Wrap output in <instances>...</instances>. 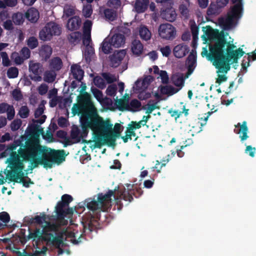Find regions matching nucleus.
Masks as SVG:
<instances>
[{
	"label": "nucleus",
	"instance_id": "obj_1",
	"mask_svg": "<svg viewBox=\"0 0 256 256\" xmlns=\"http://www.w3.org/2000/svg\"><path fill=\"white\" fill-rule=\"evenodd\" d=\"M32 153L26 154L20 151L19 155L12 154L11 158L6 159V163L8 164V166L10 170H5L6 178L10 182H18L23 181L24 177L28 173L24 174V162H30L28 170H32L37 168L38 165L43 166L44 168H52L53 164H60L65 160V152L52 154L50 155L42 156L33 157Z\"/></svg>",
	"mask_w": 256,
	"mask_h": 256
},
{
	"label": "nucleus",
	"instance_id": "obj_9",
	"mask_svg": "<svg viewBox=\"0 0 256 256\" xmlns=\"http://www.w3.org/2000/svg\"><path fill=\"white\" fill-rule=\"evenodd\" d=\"M240 18V4L232 6L226 18L220 17L218 19L219 25L224 30L230 29L235 20Z\"/></svg>",
	"mask_w": 256,
	"mask_h": 256
},
{
	"label": "nucleus",
	"instance_id": "obj_17",
	"mask_svg": "<svg viewBox=\"0 0 256 256\" xmlns=\"http://www.w3.org/2000/svg\"><path fill=\"white\" fill-rule=\"evenodd\" d=\"M196 52H194V51L192 52L187 58L186 62L188 64V71L186 75V77L187 78L192 73L194 70L195 68L194 64L196 62Z\"/></svg>",
	"mask_w": 256,
	"mask_h": 256
},
{
	"label": "nucleus",
	"instance_id": "obj_52",
	"mask_svg": "<svg viewBox=\"0 0 256 256\" xmlns=\"http://www.w3.org/2000/svg\"><path fill=\"white\" fill-rule=\"evenodd\" d=\"M219 6L218 4H210L207 10L208 15H216L218 14L219 11Z\"/></svg>",
	"mask_w": 256,
	"mask_h": 256
},
{
	"label": "nucleus",
	"instance_id": "obj_23",
	"mask_svg": "<svg viewBox=\"0 0 256 256\" xmlns=\"http://www.w3.org/2000/svg\"><path fill=\"white\" fill-rule=\"evenodd\" d=\"M251 59L252 60H256V53H248L243 57L241 63V72L242 71H246L247 68L250 66V62Z\"/></svg>",
	"mask_w": 256,
	"mask_h": 256
},
{
	"label": "nucleus",
	"instance_id": "obj_48",
	"mask_svg": "<svg viewBox=\"0 0 256 256\" xmlns=\"http://www.w3.org/2000/svg\"><path fill=\"white\" fill-rule=\"evenodd\" d=\"M179 10L180 14L185 19L189 18V10L186 5L184 4L180 5Z\"/></svg>",
	"mask_w": 256,
	"mask_h": 256
},
{
	"label": "nucleus",
	"instance_id": "obj_35",
	"mask_svg": "<svg viewBox=\"0 0 256 256\" xmlns=\"http://www.w3.org/2000/svg\"><path fill=\"white\" fill-rule=\"evenodd\" d=\"M172 84L181 88L184 84V80L182 76L173 75L171 78Z\"/></svg>",
	"mask_w": 256,
	"mask_h": 256
},
{
	"label": "nucleus",
	"instance_id": "obj_43",
	"mask_svg": "<svg viewBox=\"0 0 256 256\" xmlns=\"http://www.w3.org/2000/svg\"><path fill=\"white\" fill-rule=\"evenodd\" d=\"M94 83L98 88L104 89L106 87V84L104 78L100 76H96L94 80Z\"/></svg>",
	"mask_w": 256,
	"mask_h": 256
},
{
	"label": "nucleus",
	"instance_id": "obj_16",
	"mask_svg": "<svg viewBox=\"0 0 256 256\" xmlns=\"http://www.w3.org/2000/svg\"><path fill=\"white\" fill-rule=\"evenodd\" d=\"M161 16L166 20L172 22L176 19V14L172 6L171 7H166L165 9L162 10Z\"/></svg>",
	"mask_w": 256,
	"mask_h": 256
},
{
	"label": "nucleus",
	"instance_id": "obj_14",
	"mask_svg": "<svg viewBox=\"0 0 256 256\" xmlns=\"http://www.w3.org/2000/svg\"><path fill=\"white\" fill-rule=\"evenodd\" d=\"M126 54V51L124 50L114 52L113 54L109 56L110 66L113 68L118 67L125 57Z\"/></svg>",
	"mask_w": 256,
	"mask_h": 256
},
{
	"label": "nucleus",
	"instance_id": "obj_6",
	"mask_svg": "<svg viewBox=\"0 0 256 256\" xmlns=\"http://www.w3.org/2000/svg\"><path fill=\"white\" fill-rule=\"evenodd\" d=\"M81 126L82 130L80 131V139L87 136L88 128L94 132H98L100 130L106 131L111 128V125L108 121H104L102 117H82Z\"/></svg>",
	"mask_w": 256,
	"mask_h": 256
},
{
	"label": "nucleus",
	"instance_id": "obj_25",
	"mask_svg": "<svg viewBox=\"0 0 256 256\" xmlns=\"http://www.w3.org/2000/svg\"><path fill=\"white\" fill-rule=\"evenodd\" d=\"M160 90L162 94L171 96L177 93L180 90V88H175L170 85H166L160 86Z\"/></svg>",
	"mask_w": 256,
	"mask_h": 256
},
{
	"label": "nucleus",
	"instance_id": "obj_7",
	"mask_svg": "<svg viewBox=\"0 0 256 256\" xmlns=\"http://www.w3.org/2000/svg\"><path fill=\"white\" fill-rule=\"evenodd\" d=\"M28 239H32L33 240H42L46 242L48 246L54 245L56 247L62 244V236H54V234H46L42 232L40 228H36L33 232H30L28 236Z\"/></svg>",
	"mask_w": 256,
	"mask_h": 256
},
{
	"label": "nucleus",
	"instance_id": "obj_45",
	"mask_svg": "<svg viewBox=\"0 0 256 256\" xmlns=\"http://www.w3.org/2000/svg\"><path fill=\"white\" fill-rule=\"evenodd\" d=\"M10 57L11 58L14 60V62L18 65L21 64L24 62V58H22V56H20L16 52H12Z\"/></svg>",
	"mask_w": 256,
	"mask_h": 256
},
{
	"label": "nucleus",
	"instance_id": "obj_29",
	"mask_svg": "<svg viewBox=\"0 0 256 256\" xmlns=\"http://www.w3.org/2000/svg\"><path fill=\"white\" fill-rule=\"evenodd\" d=\"M68 206H66L62 200L58 202L57 203L56 206L55 207V210L57 215L58 218L59 219H63L64 218V208Z\"/></svg>",
	"mask_w": 256,
	"mask_h": 256
},
{
	"label": "nucleus",
	"instance_id": "obj_39",
	"mask_svg": "<svg viewBox=\"0 0 256 256\" xmlns=\"http://www.w3.org/2000/svg\"><path fill=\"white\" fill-rule=\"evenodd\" d=\"M105 143L104 142V138L101 134L97 136L96 140L95 141L94 143L92 144L90 147L92 150H94L96 148H100Z\"/></svg>",
	"mask_w": 256,
	"mask_h": 256
},
{
	"label": "nucleus",
	"instance_id": "obj_12",
	"mask_svg": "<svg viewBox=\"0 0 256 256\" xmlns=\"http://www.w3.org/2000/svg\"><path fill=\"white\" fill-rule=\"evenodd\" d=\"M44 68L42 65L38 62H30L29 64V70L33 75H30V78L36 82H40L42 80L41 74Z\"/></svg>",
	"mask_w": 256,
	"mask_h": 256
},
{
	"label": "nucleus",
	"instance_id": "obj_11",
	"mask_svg": "<svg viewBox=\"0 0 256 256\" xmlns=\"http://www.w3.org/2000/svg\"><path fill=\"white\" fill-rule=\"evenodd\" d=\"M158 32L160 38L166 40H174L176 34V28L172 24L168 23L160 24Z\"/></svg>",
	"mask_w": 256,
	"mask_h": 256
},
{
	"label": "nucleus",
	"instance_id": "obj_63",
	"mask_svg": "<svg viewBox=\"0 0 256 256\" xmlns=\"http://www.w3.org/2000/svg\"><path fill=\"white\" fill-rule=\"evenodd\" d=\"M108 4L110 6H112L116 10L118 9L122 4V2L120 0H109Z\"/></svg>",
	"mask_w": 256,
	"mask_h": 256
},
{
	"label": "nucleus",
	"instance_id": "obj_49",
	"mask_svg": "<svg viewBox=\"0 0 256 256\" xmlns=\"http://www.w3.org/2000/svg\"><path fill=\"white\" fill-rule=\"evenodd\" d=\"M102 76L104 78V80L106 81L108 84H112L116 80L114 76L108 72L102 73Z\"/></svg>",
	"mask_w": 256,
	"mask_h": 256
},
{
	"label": "nucleus",
	"instance_id": "obj_22",
	"mask_svg": "<svg viewBox=\"0 0 256 256\" xmlns=\"http://www.w3.org/2000/svg\"><path fill=\"white\" fill-rule=\"evenodd\" d=\"M149 3V0H136L134 6L136 11L138 14L145 12Z\"/></svg>",
	"mask_w": 256,
	"mask_h": 256
},
{
	"label": "nucleus",
	"instance_id": "obj_3",
	"mask_svg": "<svg viewBox=\"0 0 256 256\" xmlns=\"http://www.w3.org/2000/svg\"><path fill=\"white\" fill-rule=\"evenodd\" d=\"M43 132L42 128H39L36 124H32L28 128L29 134L33 136L22 144L20 140H14V142L8 146L6 150L0 154V158L9 156L11 158L12 154H18L20 151L24 153L34 154L33 157L42 156L50 155L52 154L65 152L64 150H56L46 146H42L40 144L39 134Z\"/></svg>",
	"mask_w": 256,
	"mask_h": 256
},
{
	"label": "nucleus",
	"instance_id": "obj_18",
	"mask_svg": "<svg viewBox=\"0 0 256 256\" xmlns=\"http://www.w3.org/2000/svg\"><path fill=\"white\" fill-rule=\"evenodd\" d=\"M82 23L81 19L78 16H74L69 18L66 24L68 30L74 31L79 29Z\"/></svg>",
	"mask_w": 256,
	"mask_h": 256
},
{
	"label": "nucleus",
	"instance_id": "obj_59",
	"mask_svg": "<svg viewBox=\"0 0 256 256\" xmlns=\"http://www.w3.org/2000/svg\"><path fill=\"white\" fill-rule=\"evenodd\" d=\"M92 13V10L91 5L84 6L82 9V14L86 18H90Z\"/></svg>",
	"mask_w": 256,
	"mask_h": 256
},
{
	"label": "nucleus",
	"instance_id": "obj_41",
	"mask_svg": "<svg viewBox=\"0 0 256 256\" xmlns=\"http://www.w3.org/2000/svg\"><path fill=\"white\" fill-rule=\"evenodd\" d=\"M70 137L75 140V142H79L80 141V130L78 127L73 128L71 130Z\"/></svg>",
	"mask_w": 256,
	"mask_h": 256
},
{
	"label": "nucleus",
	"instance_id": "obj_58",
	"mask_svg": "<svg viewBox=\"0 0 256 256\" xmlns=\"http://www.w3.org/2000/svg\"><path fill=\"white\" fill-rule=\"evenodd\" d=\"M22 124V120L20 119L14 120L10 126L12 131H16L20 128Z\"/></svg>",
	"mask_w": 256,
	"mask_h": 256
},
{
	"label": "nucleus",
	"instance_id": "obj_53",
	"mask_svg": "<svg viewBox=\"0 0 256 256\" xmlns=\"http://www.w3.org/2000/svg\"><path fill=\"white\" fill-rule=\"evenodd\" d=\"M2 58V64L4 66H8L11 65V62L9 60L8 55L6 52H2L0 53Z\"/></svg>",
	"mask_w": 256,
	"mask_h": 256
},
{
	"label": "nucleus",
	"instance_id": "obj_56",
	"mask_svg": "<svg viewBox=\"0 0 256 256\" xmlns=\"http://www.w3.org/2000/svg\"><path fill=\"white\" fill-rule=\"evenodd\" d=\"M128 106H129L128 102L124 101L123 100L120 99L118 102V108L120 110H128Z\"/></svg>",
	"mask_w": 256,
	"mask_h": 256
},
{
	"label": "nucleus",
	"instance_id": "obj_32",
	"mask_svg": "<svg viewBox=\"0 0 256 256\" xmlns=\"http://www.w3.org/2000/svg\"><path fill=\"white\" fill-rule=\"evenodd\" d=\"M104 14L106 18L111 22L114 21L117 17L116 12L110 8H106Z\"/></svg>",
	"mask_w": 256,
	"mask_h": 256
},
{
	"label": "nucleus",
	"instance_id": "obj_27",
	"mask_svg": "<svg viewBox=\"0 0 256 256\" xmlns=\"http://www.w3.org/2000/svg\"><path fill=\"white\" fill-rule=\"evenodd\" d=\"M62 66V62L59 57H54L50 62V68L54 71L60 70Z\"/></svg>",
	"mask_w": 256,
	"mask_h": 256
},
{
	"label": "nucleus",
	"instance_id": "obj_61",
	"mask_svg": "<svg viewBox=\"0 0 256 256\" xmlns=\"http://www.w3.org/2000/svg\"><path fill=\"white\" fill-rule=\"evenodd\" d=\"M20 54L24 60L28 58L30 56V51L27 47H24L20 51Z\"/></svg>",
	"mask_w": 256,
	"mask_h": 256
},
{
	"label": "nucleus",
	"instance_id": "obj_21",
	"mask_svg": "<svg viewBox=\"0 0 256 256\" xmlns=\"http://www.w3.org/2000/svg\"><path fill=\"white\" fill-rule=\"evenodd\" d=\"M52 48L48 44L42 45L39 50V54L42 60L46 61L52 55Z\"/></svg>",
	"mask_w": 256,
	"mask_h": 256
},
{
	"label": "nucleus",
	"instance_id": "obj_26",
	"mask_svg": "<svg viewBox=\"0 0 256 256\" xmlns=\"http://www.w3.org/2000/svg\"><path fill=\"white\" fill-rule=\"evenodd\" d=\"M131 49L134 54L138 56L143 52V45L140 40H134L132 43Z\"/></svg>",
	"mask_w": 256,
	"mask_h": 256
},
{
	"label": "nucleus",
	"instance_id": "obj_4",
	"mask_svg": "<svg viewBox=\"0 0 256 256\" xmlns=\"http://www.w3.org/2000/svg\"><path fill=\"white\" fill-rule=\"evenodd\" d=\"M143 194V190L140 188L132 189L130 191H126L124 188L122 190H118V196L116 198L114 191L109 190L104 194L100 193L98 195L97 200L94 198H88L85 200L84 204L92 212L96 210L104 211L107 207L110 205L112 202V196L115 198L116 202L118 204L122 200L131 202L133 200L132 196L138 198Z\"/></svg>",
	"mask_w": 256,
	"mask_h": 256
},
{
	"label": "nucleus",
	"instance_id": "obj_30",
	"mask_svg": "<svg viewBox=\"0 0 256 256\" xmlns=\"http://www.w3.org/2000/svg\"><path fill=\"white\" fill-rule=\"evenodd\" d=\"M45 223L46 225L42 228V232L44 234H52L50 232H56L58 230V226L56 224L46 221Z\"/></svg>",
	"mask_w": 256,
	"mask_h": 256
},
{
	"label": "nucleus",
	"instance_id": "obj_42",
	"mask_svg": "<svg viewBox=\"0 0 256 256\" xmlns=\"http://www.w3.org/2000/svg\"><path fill=\"white\" fill-rule=\"evenodd\" d=\"M6 74L9 78H16L18 75V70L16 67H10L8 70Z\"/></svg>",
	"mask_w": 256,
	"mask_h": 256
},
{
	"label": "nucleus",
	"instance_id": "obj_38",
	"mask_svg": "<svg viewBox=\"0 0 256 256\" xmlns=\"http://www.w3.org/2000/svg\"><path fill=\"white\" fill-rule=\"evenodd\" d=\"M18 4V0H0V8L8 7H14Z\"/></svg>",
	"mask_w": 256,
	"mask_h": 256
},
{
	"label": "nucleus",
	"instance_id": "obj_54",
	"mask_svg": "<svg viewBox=\"0 0 256 256\" xmlns=\"http://www.w3.org/2000/svg\"><path fill=\"white\" fill-rule=\"evenodd\" d=\"M13 98L16 101L20 100L22 98V94L20 89L16 88L13 90L11 93Z\"/></svg>",
	"mask_w": 256,
	"mask_h": 256
},
{
	"label": "nucleus",
	"instance_id": "obj_19",
	"mask_svg": "<svg viewBox=\"0 0 256 256\" xmlns=\"http://www.w3.org/2000/svg\"><path fill=\"white\" fill-rule=\"evenodd\" d=\"M125 39L124 36L120 34H115L110 38L111 44L114 48H120L123 46L125 43Z\"/></svg>",
	"mask_w": 256,
	"mask_h": 256
},
{
	"label": "nucleus",
	"instance_id": "obj_40",
	"mask_svg": "<svg viewBox=\"0 0 256 256\" xmlns=\"http://www.w3.org/2000/svg\"><path fill=\"white\" fill-rule=\"evenodd\" d=\"M56 74L54 72L46 71L44 76V82L51 83L54 81Z\"/></svg>",
	"mask_w": 256,
	"mask_h": 256
},
{
	"label": "nucleus",
	"instance_id": "obj_10",
	"mask_svg": "<svg viewBox=\"0 0 256 256\" xmlns=\"http://www.w3.org/2000/svg\"><path fill=\"white\" fill-rule=\"evenodd\" d=\"M62 28L55 22H50L46 24L39 32V38L43 41L50 40L54 36L61 34Z\"/></svg>",
	"mask_w": 256,
	"mask_h": 256
},
{
	"label": "nucleus",
	"instance_id": "obj_33",
	"mask_svg": "<svg viewBox=\"0 0 256 256\" xmlns=\"http://www.w3.org/2000/svg\"><path fill=\"white\" fill-rule=\"evenodd\" d=\"M82 38V34L80 32H72L68 36L69 42L74 44L79 42Z\"/></svg>",
	"mask_w": 256,
	"mask_h": 256
},
{
	"label": "nucleus",
	"instance_id": "obj_36",
	"mask_svg": "<svg viewBox=\"0 0 256 256\" xmlns=\"http://www.w3.org/2000/svg\"><path fill=\"white\" fill-rule=\"evenodd\" d=\"M128 104V110L131 112L138 111L142 106L141 102L136 99L132 100Z\"/></svg>",
	"mask_w": 256,
	"mask_h": 256
},
{
	"label": "nucleus",
	"instance_id": "obj_64",
	"mask_svg": "<svg viewBox=\"0 0 256 256\" xmlns=\"http://www.w3.org/2000/svg\"><path fill=\"white\" fill-rule=\"evenodd\" d=\"M160 50L162 56L166 57H168L172 52L171 48L169 46H166L162 47L160 48Z\"/></svg>",
	"mask_w": 256,
	"mask_h": 256
},
{
	"label": "nucleus",
	"instance_id": "obj_37",
	"mask_svg": "<svg viewBox=\"0 0 256 256\" xmlns=\"http://www.w3.org/2000/svg\"><path fill=\"white\" fill-rule=\"evenodd\" d=\"M140 37L146 40H150L151 36V33L148 29L145 26L141 27L139 30Z\"/></svg>",
	"mask_w": 256,
	"mask_h": 256
},
{
	"label": "nucleus",
	"instance_id": "obj_24",
	"mask_svg": "<svg viewBox=\"0 0 256 256\" xmlns=\"http://www.w3.org/2000/svg\"><path fill=\"white\" fill-rule=\"evenodd\" d=\"M70 71L74 79L80 81L82 78L84 72L78 64H72Z\"/></svg>",
	"mask_w": 256,
	"mask_h": 256
},
{
	"label": "nucleus",
	"instance_id": "obj_2",
	"mask_svg": "<svg viewBox=\"0 0 256 256\" xmlns=\"http://www.w3.org/2000/svg\"><path fill=\"white\" fill-rule=\"evenodd\" d=\"M236 46L227 42L224 36L219 37L214 45L210 46V52L204 48L202 56H206L209 60L217 68V72L226 73L230 69V64L238 62L240 54V48L234 50Z\"/></svg>",
	"mask_w": 256,
	"mask_h": 256
},
{
	"label": "nucleus",
	"instance_id": "obj_5",
	"mask_svg": "<svg viewBox=\"0 0 256 256\" xmlns=\"http://www.w3.org/2000/svg\"><path fill=\"white\" fill-rule=\"evenodd\" d=\"M72 110L74 115L82 114V117H100L91 100L90 95L87 92L78 96V103L74 104Z\"/></svg>",
	"mask_w": 256,
	"mask_h": 256
},
{
	"label": "nucleus",
	"instance_id": "obj_51",
	"mask_svg": "<svg viewBox=\"0 0 256 256\" xmlns=\"http://www.w3.org/2000/svg\"><path fill=\"white\" fill-rule=\"evenodd\" d=\"M47 218L46 215L44 213L41 214V216H36L33 218L34 223L41 224L43 222H45Z\"/></svg>",
	"mask_w": 256,
	"mask_h": 256
},
{
	"label": "nucleus",
	"instance_id": "obj_20",
	"mask_svg": "<svg viewBox=\"0 0 256 256\" xmlns=\"http://www.w3.org/2000/svg\"><path fill=\"white\" fill-rule=\"evenodd\" d=\"M26 18L31 22H36L39 18V12L34 8H30L25 13Z\"/></svg>",
	"mask_w": 256,
	"mask_h": 256
},
{
	"label": "nucleus",
	"instance_id": "obj_46",
	"mask_svg": "<svg viewBox=\"0 0 256 256\" xmlns=\"http://www.w3.org/2000/svg\"><path fill=\"white\" fill-rule=\"evenodd\" d=\"M248 128L246 126V122L244 121L241 124V132L242 134V136H241V140H246L248 138Z\"/></svg>",
	"mask_w": 256,
	"mask_h": 256
},
{
	"label": "nucleus",
	"instance_id": "obj_31",
	"mask_svg": "<svg viewBox=\"0 0 256 256\" xmlns=\"http://www.w3.org/2000/svg\"><path fill=\"white\" fill-rule=\"evenodd\" d=\"M12 20L16 25H20L24 21L25 14L24 15L21 12L14 13L12 16Z\"/></svg>",
	"mask_w": 256,
	"mask_h": 256
},
{
	"label": "nucleus",
	"instance_id": "obj_62",
	"mask_svg": "<svg viewBox=\"0 0 256 256\" xmlns=\"http://www.w3.org/2000/svg\"><path fill=\"white\" fill-rule=\"evenodd\" d=\"M0 220L5 224H6L10 220L9 214L6 212H0Z\"/></svg>",
	"mask_w": 256,
	"mask_h": 256
},
{
	"label": "nucleus",
	"instance_id": "obj_28",
	"mask_svg": "<svg viewBox=\"0 0 256 256\" xmlns=\"http://www.w3.org/2000/svg\"><path fill=\"white\" fill-rule=\"evenodd\" d=\"M82 39L83 44L86 46L88 49V54H93L94 48L92 46H90L92 42L91 34H83Z\"/></svg>",
	"mask_w": 256,
	"mask_h": 256
},
{
	"label": "nucleus",
	"instance_id": "obj_47",
	"mask_svg": "<svg viewBox=\"0 0 256 256\" xmlns=\"http://www.w3.org/2000/svg\"><path fill=\"white\" fill-rule=\"evenodd\" d=\"M38 42L37 38L34 36H30L27 41V44L31 49H34L38 46Z\"/></svg>",
	"mask_w": 256,
	"mask_h": 256
},
{
	"label": "nucleus",
	"instance_id": "obj_50",
	"mask_svg": "<svg viewBox=\"0 0 256 256\" xmlns=\"http://www.w3.org/2000/svg\"><path fill=\"white\" fill-rule=\"evenodd\" d=\"M30 110L26 106H22L19 110L18 114L22 118H25L28 116Z\"/></svg>",
	"mask_w": 256,
	"mask_h": 256
},
{
	"label": "nucleus",
	"instance_id": "obj_15",
	"mask_svg": "<svg viewBox=\"0 0 256 256\" xmlns=\"http://www.w3.org/2000/svg\"><path fill=\"white\" fill-rule=\"evenodd\" d=\"M190 52L189 46L184 43L180 44L173 48L174 56L178 58L185 56Z\"/></svg>",
	"mask_w": 256,
	"mask_h": 256
},
{
	"label": "nucleus",
	"instance_id": "obj_44",
	"mask_svg": "<svg viewBox=\"0 0 256 256\" xmlns=\"http://www.w3.org/2000/svg\"><path fill=\"white\" fill-rule=\"evenodd\" d=\"M92 22L90 20H86L83 26V34H91Z\"/></svg>",
	"mask_w": 256,
	"mask_h": 256
},
{
	"label": "nucleus",
	"instance_id": "obj_55",
	"mask_svg": "<svg viewBox=\"0 0 256 256\" xmlns=\"http://www.w3.org/2000/svg\"><path fill=\"white\" fill-rule=\"evenodd\" d=\"M117 90V87L115 84H110L108 86L106 90V94L108 96H114L116 95Z\"/></svg>",
	"mask_w": 256,
	"mask_h": 256
},
{
	"label": "nucleus",
	"instance_id": "obj_60",
	"mask_svg": "<svg viewBox=\"0 0 256 256\" xmlns=\"http://www.w3.org/2000/svg\"><path fill=\"white\" fill-rule=\"evenodd\" d=\"M160 76L162 80V82L164 84H167L169 81V78L167 72L166 70H160Z\"/></svg>",
	"mask_w": 256,
	"mask_h": 256
},
{
	"label": "nucleus",
	"instance_id": "obj_57",
	"mask_svg": "<svg viewBox=\"0 0 256 256\" xmlns=\"http://www.w3.org/2000/svg\"><path fill=\"white\" fill-rule=\"evenodd\" d=\"M142 126V124L140 121L138 122L136 121H132L128 124L127 128L130 129V130H135L137 129L140 128Z\"/></svg>",
	"mask_w": 256,
	"mask_h": 256
},
{
	"label": "nucleus",
	"instance_id": "obj_34",
	"mask_svg": "<svg viewBox=\"0 0 256 256\" xmlns=\"http://www.w3.org/2000/svg\"><path fill=\"white\" fill-rule=\"evenodd\" d=\"M112 46L111 44V42L108 38H106L103 41L102 44V50L106 54H110L112 52Z\"/></svg>",
	"mask_w": 256,
	"mask_h": 256
},
{
	"label": "nucleus",
	"instance_id": "obj_13",
	"mask_svg": "<svg viewBox=\"0 0 256 256\" xmlns=\"http://www.w3.org/2000/svg\"><path fill=\"white\" fill-rule=\"evenodd\" d=\"M104 121H108V124L111 125V128H110L109 130H100L98 131L99 133H102V138H104V142L109 146L114 147L116 145V139L114 137V136L110 132L112 128L113 124L111 123L110 120V118H106Z\"/></svg>",
	"mask_w": 256,
	"mask_h": 256
},
{
	"label": "nucleus",
	"instance_id": "obj_8",
	"mask_svg": "<svg viewBox=\"0 0 256 256\" xmlns=\"http://www.w3.org/2000/svg\"><path fill=\"white\" fill-rule=\"evenodd\" d=\"M94 222L96 223V220H94V217L90 216V220H88L85 222H82V232L80 234L78 231L76 232H68V236L71 238V242L74 244H78L82 242L84 239V236L86 234V231L92 232L95 227Z\"/></svg>",
	"mask_w": 256,
	"mask_h": 256
}]
</instances>
